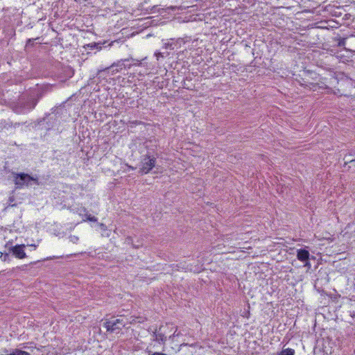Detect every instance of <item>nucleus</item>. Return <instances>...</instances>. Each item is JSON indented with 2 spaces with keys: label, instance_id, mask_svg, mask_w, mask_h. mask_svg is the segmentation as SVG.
I'll use <instances>...</instances> for the list:
<instances>
[{
  "label": "nucleus",
  "instance_id": "obj_9",
  "mask_svg": "<svg viewBox=\"0 0 355 355\" xmlns=\"http://www.w3.org/2000/svg\"><path fill=\"white\" fill-rule=\"evenodd\" d=\"M24 245H17L11 248L13 254L18 259H24L26 257V253L24 250Z\"/></svg>",
  "mask_w": 355,
  "mask_h": 355
},
{
  "label": "nucleus",
  "instance_id": "obj_16",
  "mask_svg": "<svg viewBox=\"0 0 355 355\" xmlns=\"http://www.w3.org/2000/svg\"><path fill=\"white\" fill-rule=\"evenodd\" d=\"M86 219H83V221L89 220L92 222H96L97 218L95 216H92L90 214H85Z\"/></svg>",
  "mask_w": 355,
  "mask_h": 355
},
{
  "label": "nucleus",
  "instance_id": "obj_24",
  "mask_svg": "<svg viewBox=\"0 0 355 355\" xmlns=\"http://www.w3.org/2000/svg\"><path fill=\"white\" fill-rule=\"evenodd\" d=\"M100 226H101V227H105V225H104V224H103V223H101V224H100Z\"/></svg>",
  "mask_w": 355,
  "mask_h": 355
},
{
  "label": "nucleus",
  "instance_id": "obj_12",
  "mask_svg": "<svg viewBox=\"0 0 355 355\" xmlns=\"http://www.w3.org/2000/svg\"><path fill=\"white\" fill-rule=\"evenodd\" d=\"M295 351L292 349H283L278 355H294Z\"/></svg>",
  "mask_w": 355,
  "mask_h": 355
},
{
  "label": "nucleus",
  "instance_id": "obj_2",
  "mask_svg": "<svg viewBox=\"0 0 355 355\" xmlns=\"http://www.w3.org/2000/svg\"><path fill=\"white\" fill-rule=\"evenodd\" d=\"M141 62L138 60H135L132 58L121 59L116 62L113 63L107 69H112V73H116L121 71L123 69H130L133 65H140Z\"/></svg>",
  "mask_w": 355,
  "mask_h": 355
},
{
  "label": "nucleus",
  "instance_id": "obj_11",
  "mask_svg": "<svg viewBox=\"0 0 355 355\" xmlns=\"http://www.w3.org/2000/svg\"><path fill=\"white\" fill-rule=\"evenodd\" d=\"M173 331V333L172 335L169 336V339L171 340L173 342L174 341L175 336H179L180 335V332H178V327L173 324L172 331Z\"/></svg>",
  "mask_w": 355,
  "mask_h": 355
},
{
  "label": "nucleus",
  "instance_id": "obj_10",
  "mask_svg": "<svg viewBox=\"0 0 355 355\" xmlns=\"http://www.w3.org/2000/svg\"><path fill=\"white\" fill-rule=\"evenodd\" d=\"M297 257L298 260L301 261H308L309 259V251L304 250V249H300L297 252Z\"/></svg>",
  "mask_w": 355,
  "mask_h": 355
},
{
  "label": "nucleus",
  "instance_id": "obj_3",
  "mask_svg": "<svg viewBox=\"0 0 355 355\" xmlns=\"http://www.w3.org/2000/svg\"><path fill=\"white\" fill-rule=\"evenodd\" d=\"M173 324L166 323L161 325L158 329L153 331L154 340L164 345L166 340V334L172 331Z\"/></svg>",
  "mask_w": 355,
  "mask_h": 355
},
{
  "label": "nucleus",
  "instance_id": "obj_6",
  "mask_svg": "<svg viewBox=\"0 0 355 355\" xmlns=\"http://www.w3.org/2000/svg\"><path fill=\"white\" fill-rule=\"evenodd\" d=\"M125 326V322L123 319H116L114 320H107L104 323V327L107 331L113 332L116 329H120Z\"/></svg>",
  "mask_w": 355,
  "mask_h": 355
},
{
  "label": "nucleus",
  "instance_id": "obj_21",
  "mask_svg": "<svg viewBox=\"0 0 355 355\" xmlns=\"http://www.w3.org/2000/svg\"><path fill=\"white\" fill-rule=\"evenodd\" d=\"M81 210H82L83 212H86V211H87L86 208H85V207H82V208H81Z\"/></svg>",
  "mask_w": 355,
  "mask_h": 355
},
{
  "label": "nucleus",
  "instance_id": "obj_8",
  "mask_svg": "<svg viewBox=\"0 0 355 355\" xmlns=\"http://www.w3.org/2000/svg\"><path fill=\"white\" fill-rule=\"evenodd\" d=\"M76 98H73V96L68 98L66 101L61 103L59 106L56 107V109L59 110H78V105H80V103L76 104L73 103L74 100H76Z\"/></svg>",
  "mask_w": 355,
  "mask_h": 355
},
{
  "label": "nucleus",
  "instance_id": "obj_14",
  "mask_svg": "<svg viewBox=\"0 0 355 355\" xmlns=\"http://www.w3.org/2000/svg\"><path fill=\"white\" fill-rule=\"evenodd\" d=\"M87 47L90 49H101V43L93 42V43L87 44Z\"/></svg>",
  "mask_w": 355,
  "mask_h": 355
},
{
  "label": "nucleus",
  "instance_id": "obj_5",
  "mask_svg": "<svg viewBox=\"0 0 355 355\" xmlns=\"http://www.w3.org/2000/svg\"><path fill=\"white\" fill-rule=\"evenodd\" d=\"M34 181L35 184H39L38 180L37 178H35L33 177L30 176L28 174L26 173H19L16 175L15 179V184L18 187H21L24 184L28 185L29 181Z\"/></svg>",
  "mask_w": 355,
  "mask_h": 355
},
{
  "label": "nucleus",
  "instance_id": "obj_20",
  "mask_svg": "<svg viewBox=\"0 0 355 355\" xmlns=\"http://www.w3.org/2000/svg\"><path fill=\"white\" fill-rule=\"evenodd\" d=\"M155 55L158 57V56H161V57H164V55H162V53H155Z\"/></svg>",
  "mask_w": 355,
  "mask_h": 355
},
{
  "label": "nucleus",
  "instance_id": "obj_18",
  "mask_svg": "<svg viewBox=\"0 0 355 355\" xmlns=\"http://www.w3.org/2000/svg\"><path fill=\"white\" fill-rule=\"evenodd\" d=\"M345 159H346L347 161L345 162V164H346L347 163H349L351 165L349 166V167H353L355 168V159H350L349 158L345 157Z\"/></svg>",
  "mask_w": 355,
  "mask_h": 355
},
{
  "label": "nucleus",
  "instance_id": "obj_4",
  "mask_svg": "<svg viewBox=\"0 0 355 355\" xmlns=\"http://www.w3.org/2000/svg\"><path fill=\"white\" fill-rule=\"evenodd\" d=\"M156 159L153 156L146 155L141 160L140 171L143 173H149L155 166Z\"/></svg>",
  "mask_w": 355,
  "mask_h": 355
},
{
  "label": "nucleus",
  "instance_id": "obj_15",
  "mask_svg": "<svg viewBox=\"0 0 355 355\" xmlns=\"http://www.w3.org/2000/svg\"><path fill=\"white\" fill-rule=\"evenodd\" d=\"M40 37H37V38H30L28 39L27 41H26V47H30V46H34V42L37 40H39Z\"/></svg>",
  "mask_w": 355,
  "mask_h": 355
},
{
  "label": "nucleus",
  "instance_id": "obj_13",
  "mask_svg": "<svg viewBox=\"0 0 355 355\" xmlns=\"http://www.w3.org/2000/svg\"><path fill=\"white\" fill-rule=\"evenodd\" d=\"M11 355H31L28 352L16 349L10 353Z\"/></svg>",
  "mask_w": 355,
  "mask_h": 355
},
{
  "label": "nucleus",
  "instance_id": "obj_17",
  "mask_svg": "<svg viewBox=\"0 0 355 355\" xmlns=\"http://www.w3.org/2000/svg\"><path fill=\"white\" fill-rule=\"evenodd\" d=\"M338 44L337 46L339 47H343L345 45L346 39L345 38H341L339 37L338 39Z\"/></svg>",
  "mask_w": 355,
  "mask_h": 355
},
{
  "label": "nucleus",
  "instance_id": "obj_19",
  "mask_svg": "<svg viewBox=\"0 0 355 355\" xmlns=\"http://www.w3.org/2000/svg\"><path fill=\"white\" fill-rule=\"evenodd\" d=\"M187 80L186 79L182 81V87L187 89H191V88L187 85Z\"/></svg>",
  "mask_w": 355,
  "mask_h": 355
},
{
  "label": "nucleus",
  "instance_id": "obj_25",
  "mask_svg": "<svg viewBox=\"0 0 355 355\" xmlns=\"http://www.w3.org/2000/svg\"><path fill=\"white\" fill-rule=\"evenodd\" d=\"M8 254H6L5 255V257H4V259H3L4 261H6V257H8Z\"/></svg>",
  "mask_w": 355,
  "mask_h": 355
},
{
  "label": "nucleus",
  "instance_id": "obj_7",
  "mask_svg": "<svg viewBox=\"0 0 355 355\" xmlns=\"http://www.w3.org/2000/svg\"><path fill=\"white\" fill-rule=\"evenodd\" d=\"M338 107L341 110H344L346 108V105L354 104L355 103V96L352 95H343L339 94L337 97Z\"/></svg>",
  "mask_w": 355,
  "mask_h": 355
},
{
  "label": "nucleus",
  "instance_id": "obj_1",
  "mask_svg": "<svg viewBox=\"0 0 355 355\" xmlns=\"http://www.w3.org/2000/svg\"><path fill=\"white\" fill-rule=\"evenodd\" d=\"M44 90L34 89L31 91L28 94H23L19 100V103L21 107L26 110L34 109L37 103L38 99L44 94Z\"/></svg>",
  "mask_w": 355,
  "mask_h": 355
},
{
  "label": "nucleus",
  "instance_id": "obj_22",
  "mask_svg": "<svg viewBox=\"0 0 355 355\" xmlns=\"http://www.w3.org/2000/svg\"><path fill=\"white\" fill-rule=\"evenodd\" d=\"M77 240H78V237L73 236L72 241H77Z\"/></svg>",
  "mask_w": 355,
  "mask_h": 355
},
{
  "label": "nucleus",
  "instance_id": "obj_23",
  "mask_svg": "<svg viewBox=\"0 0 355 355\" xmlns=\"http://www.w3.org/2000/svg\"><path fill=\"white\" fill-rule=\"evenodd\" d=\"M340 89H338L337 92H334L335 94L338 95L339 94Z\"/></svg>",
  "mask_w": 355,
  "mask_h": 355
}]
</instances>
